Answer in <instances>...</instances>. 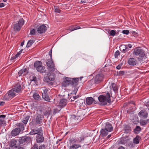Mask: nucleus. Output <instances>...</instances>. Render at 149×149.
<instances>
[{"instance_id":"obj_1","label":"nucleus","mask_w":149,"mask_h":149,"mask_svg":"<svg viewBox=\"0 0 149 149\" xmlns=\"http://www.w3.org/2000/svg\"><path fill=\"white\" fill-rule=\"evenodd\" d=\"M29 134L31 135L37 134L36 139L38 143H41L44 140V138L43 136L42 130L41 127L32 129Z\"/></svg>"},{"instance_id":"obj_2","label":"nucleus","mask_w":149,"mask_h":149,"mask_svg":"<svg viewBox=\"0 0 149 149\" xmlns=\"http://www.w3.org/2000/svg\"><path fill=\"white\" fill-rule=\"evenodd\" d=\"M82 78V77L76 78L66 77L65 80L62 82V85L64 87H67L70 85L76 86L78 85L79 79L81 80Z\"/></svg>"},{"instance_id":"obj_3","label":"nucleus","mask_w":149,"mask_h":149,"mask_svg":"<svg viewBox=\"0 0 149 149\" xmlns=\"http://www.w3.org/2000/svg\"><path fill=\"white\" fill-rule=\"evenodd\" d=\"M98 98L100 102H101V104L102 105H106L111 101L110 95L108 92L107 93L106 96L100 95Z\"/></svg>"},{"instance_id":"obj_4","label":"nucleus","mask_w":149,"mask_h":149,"mask_svg":"<svg viewBox=\"0 0 149 149\" xmlns=\"http://www.w3.org/2000/svg\"><path fill=\"white\" fill-rule=\"evenodd\" d=\"M133 54L136 56H139L140 58H142L145 56V52L144 50L140 47L135 48L133 51Z\"/></svg>"},{"instance_id":"obj_5","label":"nucleus","mask_w":149,"mask_h":149,"mask_svg":"<svg viewBox=\"0 0 149 149\" xmlns=\"http://www.w3.org/2000/svg\"><path fill=\"white\" fill-rule=\"evenodd\" d=\"M46 65L48 69L50 71L53 72L57 70L52 59H49L47 60Z\"/></svg>"},{"instance_id":"obj_6","label":"nucleus","mask_w":149,"mask_h":149,"mask_svg":"<svg viewBox=\"0 0 149 149\" xmlns=\"http://www.w3.org/2000/svg\"><path fill=\"white\" fill-rule=\"evenodd\" d=\"M24 24V20L22 18L18 21V23L14 25V29L16 31H19L21 29V27Z\"/></svg>"},{"instance_id":"obj_7","label":"nucleus","mask_w":149,"mask_h":149,"mask_svg":"<svg viewBox=\"0 0 149 149\" xmlns=\"http://www.w3.org/2000/svg\"><path fill=\"white\" fill-rule=\"evenodd\" d=\"M103 75L102 74L97 75L95 77L94 81L95 84H98L103 79Z\"/></svg>"},{"instance_id":"obj_8","label":"nucleus","mask_w":149,"mask_h":149,"mask_svg":"<svg viewBox=\"0 0 149 149\" xmlns=\"http://www.w3.org/2000/svg\"><path fill=\"white\" fill-rule=\"evenodd\" d=\"M47 29V28L45 24H42L39 26L37 29L38 33L41 34L45 32Z\"/></svg>"},{"instance_id":"obj_9","label":"nucleus","mask_w":149,"mask_h":149,"mask_svg":"<svg viewBox=\"0 0 149 149\" xmlns=\"http://www.w3.org/2000/svg\"><path fill=\"white\" fill-rule=\"evenodd\" d=\"M68 101L67 100L65 99H62L60 100L59 105L57 107H60L61 108L65 107L67 104Z\"/></svg>"},{"instance_id":"obj_10","label":"nucleus","mask_w":149,"mask_h":149,"mask_svg":"<svg viewBox=\"0 0 149 149\" xmlns=\"http://www.w3.org/2000/svg\"><path fill=\"white\" fill-rule=\"evenodd\" d=\"M43 116L40 114H38L35 118L36 123L38 124H40L42 122Z\"/></svg>"},{"instance_id":"obj_11","label":"nucleus","mask_w":149,"mask_h":149,"mask_svg":"<svg viewBox=\"0 0 149 149\" xmlns=\"http://www.w3.org/2000/svg\"><path fill=\"white\" fill-rule=\"evenodd\" d=\"M86 104L90 105L92 104L93 102L94 104H96L97 102L92 97H88L86 98Z\"/></svg>"},{"instance_id":"obj_12","label":"nucleus","mask_w":149,"mask_h":149,"mask_svg":"<svg viewBox=\"0 0 149 149\" xmlns=\"http://www.w3.org/2000/svg\"><path fill=\"white\" fill-rule=\"evenodd\" d=\"M104 129H106L109 132H111L113 130V127L111 124L108 122L105 124Z\"/></svg>"},{"instance_id":"obj_13","label":"nucleus","mask_w":149,"mask_h":149,"mask_svg":"<svg viewBox=\"0 0 149 149\" xmlns=\"http://www.w3.org/2000/svg\"><path fill=\"white\" fill-rule=\"evenodd\" d=\"M28 72L26 69L23 68L21 70L18 72L19 76H25L27 74Z\"/></svg>"},{"instance_id":"obj_14","label":"nucleus","mask_w":149,"mask_h":149,"mask_svg":"<svg viewBox=\"0 0 149 149\" xmlns=\"http://www.w3.org/2000/svg\"><path fill=\"white\" fill-rule=\"evenodd\" d=\"M20 130L17 128L13 129L11 132V135L15 136L18 135L20 132Z\"/></svg>"},{"instance_id":"obj_15","label":"nucleus","mask_w":149,"mask_h":149,"mask_svg":"<svg viewBox=\"0 0 149 149\" xmlns=\"http://www.w3.org/2000/svg\"><path fill=\"white\" fill-rule=\"evenodd\" d=\"M17 142V141L15 140L14 139L12 140L9 143V146L10 147V148H14L15 147H20L19 146H16V144Z\"/></svg>"},{"instance_id":"obj_16","label":"nucleus","mask_w":149,"mask_h":149,"mask_svg":"<svg viewBox=\"0 0 149 149\" xmlns=\"http://www.w3.org/2000/svg\"><path fill=\"white\" fill-rule=\"evenodd\" d=\"M21 88L22 87L20 84H17L15 85L13 89L16 93H18L20 92Z\"/></svg>"},{"instance_id":"obj_17","label":"nucleus","mask_w":149,"mask_h":149,"mask_svg":"<svg viewBox=\"0 0 149 149\" xmlns=\"http://www.w3.org/2000/svg\"><path fill=\"white\" fill-rule=\"evenodd\" d=\"M139 115L141 117L146 118L147 117L148 113L146 111L142 110L139 113Z\"/></svg>"},{"instance_id":"obj_18","label":"nucleus","mask_w":149,"mask_h":149,"mask_svg":"<svg viewBox=\"0 0 149 149\" xmlns=\"http://www.w3.org/2000/svg\"><path fill=\"white\" fill-rule=\"evenodd\" d=\"M128 63L130 65H134L136 64V61L134 58H130L129 59Z\"/></svg>"},{"instance_id":"obj_19","label":"nucleus","mask_w":149,"mask_h":149,"mask_svg":"<svg viewBox=\"0 0 149 149\" xmlns=\"http://www.w3.org/2000/svg\"><path fill=\"white\" fill-rule=\"evenodd\" d=\"M47 76L48 79L50 81H54V80L55 77V74L53 73H48Z\"/></svg>"},{"instance_id":"obj_20","label":"nucleus","mask_w":149,"mask_h":149,"mask_svg":"<svg viewBox=\"0 0 149 149\" xmlns=\"http://www.w3.org/2000/svg\"><path fill=\"white\" fill-rule=\"evenodd\" d=\"M109 132L106 129L103 128L100 131V135L102 137L106 136L108 134V132Z\"/></svg>"},{"instance_id":"obj_21","label":"nucleus","mask_w":149,"mask_h":149,"mask_svg":"<svg viewBox=\"0 0 149 149\" xmlns=\"http://www.w3.org/2000/svg\"><path fill=\"white\" fill-rule=\"evenodd\" d=\"M38 72L42 73H45L46 71L45 67L42 65L38 67L36 69Z\"/></svg>"},{"instance_id":"obj_22","label":"nucleus","mask_w":149,"mask_h":149,"mask_svg":"<svg viewBox=\"0 0 149 149\" xmlns=\"http://www.w3.org/2000/svg\"><path fill=\"white\" fill-rule=\"evenodd\" d=\"M129 141L128 137L125 136L123 138H122L120 139V142L122 144H125L127 143Z\"/></svg>"},{"instance_id":"obj_23","label":"nucleus","mask_w":149,"mask_h":149,"mask_svg":"<svg viewBox=\"0 0 149 149\" xmlns=\"http://www.w3.org/2000/svg\"><path fill=\"white\" fill-rule=\"evenodd\" d=\"M72 144V145L70 146L69 149H77L81 147V145L80 144L75 143Z\"/></svg>"},{"instance_id":"obj_24","label":"nucleus","mask_w":149,"mask_h":149,"mask_svg":"<svg viewBox=\"0 0 149 149\" xmlns=\"http://www.w3.org/2000/svg\"><path fill=\"white\" fill-rule=\"evenodd\" d=\"M15 93L16 92L13 89L10 90L7 93L8 94L9 97H13L15 96Z\"/></svg>"},{"instance_id":"obj_25","label":"nucleus","mask_w":149,"mask_h":149,"mask_svg":"<svg viewBox=\"0 0 149 149\" xmlns=\"http://www.w3.org/2000/svg\"><path fill=\"white\" fill-rule=\"evenodd\" d=\"M141 131V127L139 126H136L135 128L134 129V132L135 134H138Z\"/></svg>"},{"instance_id":"obj_26","label":"nucleus","mask_w":149,"mask_h":149,"mask_svg":"<svg viewBox=\"0 0 149 149\" xmlns=\"http://www.w3.org/2000/svg\"><path fill=\"white\" fill-rule=\"evenodd\" d=\"M141 139V137L139 135H137L134 139L133 142L135 143L138 144L139 142V140Z\"/></svg>"},{"instance_id":"obj_27","label":"nucleus","mask_w":149,"mask_h":149,"mask_svg":"<svg viewBox=\"0 0 149 149\" xmlns=\"http://www.w3.org/2000/svg\"><path fill=\"white\" fill-rule=\"evenodd\" d=\"M42 63L41 61H36L34 63V66L35 68H36L37 69L38 67L42 65Z\"/></svg>"},{"instance_id":"obj_28","label":"nucleus","mask_w":149,"mask_h":149,"mask_svg":"<svg viewBox=\"0 0 149 149\" xmlns=\"http://www.w3.org/2000/svg\"><path fill=\"white\" fill-rule=\"evenodd\" d=\"M18 127L17 128L19 129L21 131H23L24 130V125L22 123H19L17 125Z\"/></svg>"},{"instance_id":"obj_29","label":"nucleus","mask_w":149,"mask_h":149,"mask_svg":"<svg viewBox=\"0 0 149 149\" xmlns=\"http://www.w3.org/2000/svg\"><path fill=\"white\" fill-rule=\"evenodd\" d=\"M30 116H26V117L24 118L22 120V121L23 123H24L25 125L28 122V121L29 119Z\"/></svg>"},{"instance_id":"obj_30","label":"nucleus","mask_w":149,"mask_h":149,"mask_svg":"<svg viewBox=\"0 0 149 149\" xmlns=\"http://www.w3.org/2000/svg\"><path fill=\"white\" fill-rule=\"evenodd\" d=\"M24 138L26 143H29L31 141V139L29 136H25L24 137Z\"/></svg>"},{"instance_id":"obj_31","label":"nucleus","mask_w":149,"mask_h":149,"mask_svg":"<svg viewBox=\"0 0 149 149\" xmlns=\"http://www.w3.org/2000/svg\"><path fill=\"white\" fill-rule=\"evenodd\" d=\"M77 141V140L76 139H74V138H72L71 139H70L69 140V142L70 144H73L74 143H76Z\"/></svg>"},{"instance_id":"obj_32","label":"nucleus","mask_w":149,"mask_h":149,"mask_svg":"<svg viewBox=\"0 0 149 149\" xmlns=\"http://www.w3.org/2000/svg\"><path fill=\"white\" fill-rule=\"evenodd\" d=\"M33 97L34 99L36 100H39L40 98V95L37 93H34L33 95Z\"/></svg>"},{"instance_id":"obj_33","label":"nucleus","mask_w":149,"mask_h":149,"mask_svg":"<svg viewBox=\"0 0 149 149\" xmlns=\"http://www.w3.org/2000/svg\"><path fill=\"white\" fill-rule=\"evenodd\" d=\"M11 97L9 96V95L8 93H6L3 97V100L6 101L8 100Z\"/></svg>"},{"instance_id":"obj_34","label":"nucleus","mask_w":149,"mask_h":149,"mask_svg":"<svg viewBox=\"0 0 149 149\" xmlns=\"http://www.w3.org/2000/svg\"><path fill=\"white\" fill-rule=\"evenodd\" d=\"M111 86L113 90L114 91H115L118 90V87L115 83H113L111 85Z\"/></svg>"},{"instance_id":"obj_35","label":"nucleus","mask_w":149,"mask_h":149,"mask_svg":"<svg viewBox=\"0 0 149 149\" xmlns=\"http://www.w3.org/2000/svg\"><path fill=\"white\" fill-rule=\"evenodd\" d=\"M42 97L45 101L47 102L49 101L50 98L48 94L44 96H42Z\"/></svg>"},{"instance_id":"obj_36","label":"nucleus","mask_w":149,"mask_h":149,"mask_svg":"<svg viewBox=\"0 0 149 149\" xmlns=\"http://www.w3.org/2000/svg\"><path fill=\"white\" fill-rule=\"evenodd\" d=\"M6 121L2 119H0V127L5 126Z\"/></svg>"},{"instance_id":"obj_37","label":"nucleus","mask_w":149,"mask_h":149,"mask_svg":"<svg viewBox=\"0 0 149 149\" xmlns=\"http://www.w3.org/2000/svg\"><path fill=\"white\" fill-rule=\"evenodd\" d=\"M34 41H33V40H30L29 41L26 46V47H30L34 43Z\"/></svg>"},{"instance_id":"obj_38","label":"nucleus","mask_w":149,"mask_h":149,"mask_svg":"<svg viewBox=\"0 0 149 149\" xmlns=\"http://www.w3.org/2000/svg\"><path fill=\"white\" fill-rule=\"evenodd\" d=\"M19 142L20 144H23L24 143H25L24 141V137H22L19 139Z\"/></svg>"},{"instance_id":"obj_39","label":"nucleus","mask_w":149,"mask_h":149,"mask_svg":"<svg viewBox=\"0 0 149 149\" xmlns=\"http://www.w3.org/2000/svg\"><path fill=\"white\" fill-rule=\"evenodd\" d=\"M148 120H143L140 121V123L141 125H146L148 122Z\"/></svg>"},{"instance_id":"obj_40","label":"nucleus","mask_w":149,"mask_h":149,"mask_svg":"<svg viewBox=\"0 0 149 149\" xmlns=\"http://www.w3.org/2000/svg\"><path fill=\"white\" fill-rule=\"evenodd\" d=\"M43 92L42 93V96H44L48 94L47 93L48 90L47 88H45L43 89Z\"/></svg>"},{"instance_id":"obj_41","label":"nucleus","mask_w":149,"mask_h":149,"mask_svg":"<svg viewBox=\"0 0 149 149\" xmlns=\"http://www.w3.org/2000/svg\"><path fill=\"white\" fill-rule=\"evenodd\" d=\"M58 108H56L54 109V111L53 112V113L54 114H55L57 112H58L62 109L60 107H58Z\"/></svg>"},{"instance_id":"obj_42","label":"nucleus","mask_w":149,"mask_h":149,"mask_svg":"<svg viewBox=\"0 0 149 149\" xmlns=\"http://www.w3.org/2000/svg\"><path fill=\"white\" fill-rule=\"evenodd\" d=\"M125 47L124 49H123L122 50V51L124 53H125L127 52H128L129 50V49L128 48H127L126 46V45H124Z\"/></svg>"},{"instance_id":"obj_43","label":"nucleus","mask_w":149,"mask_h":149,"mask_svg":"<svg viewBox=\"0 0 149 149\" xmlns=\"http://www.w3.org/2000/svg\"><path fill=\"white\" fill-rule=\"evenodd\" d=\"M55 11L56 12L60 13L61 12V10L58 7H54Z\"/></svg>"},{"instance_id":"obj_44","label":"nucleus","mask_w":149,"mask_h":149,"mask_svg":"<svg viewBox=\"0 0 149 149\" xmlns=\"http://www.w3.org/2000/svg\"><path fill=\"white\" fill-rule=\"evenodd\" d=\"M116 34V31L114 30H111L110 32V35L114 36Z\"/></svg>"},{"instance_id":"obj_45","label":"nucleus","mask_w":149,"mask_h":149,"mask_svg":"<svg viewBox=\"0 0 149 149\" xmlns=\"http://www.w3.org/2000/svg\"><path fill=\"white\" fill-rule=\"evenodd\" d=\"M74 26H70L68 28V30L71 31H72L74 30Z\"/></svg>"},{"instance_id":"obj_46","label":"nucleus","mask_w":149,"mask_h":149,"mask_svg":"<svg viewBox=\"0 0 149 149\" xmlns=\"http://www.w3.org/2000/svg\"><path fill=\"white\" fill-rule=\"evenodd\" d=\"M74 86L75 87H74V89L72 93L75 94L77 92V91L78 89V88L77 87H75V86Z\"/></svg>"},{"instance_id":"obj_47","label":"nucleus","mask_w":149,"mask_h":149,"mask_svg":"<svg viewBox=\"0 0 149 149\" xmlns=\"http://www.w3.org/2000/svg\"><path fill=\"white\" fill-rule=\"evenodd\" d=\"M119 55H120V52L119 51L117 50L115 53L114 55L115 57L117 58L118 56Z\"/></svg>"},{"instance_id":"obj_48","label":"nucleus","mask_w":149,"mask_h":149,"mask_svg":"<svg viewBox=\"0 0 149 149\" xmlns=\"http://www.w3.org/2000/svg\"><path fill=\"white\" fill-rule=\"evenodd\" d=\"M38 149H46L45 146L44 145H41L39 147Z\"/></svg>"},{"instance_id":"obj_49","label":"nucleus","mask_w":149,"mask_h":149,"mask_svg":"<svg viewBox=\"0 0 149 149\" xmlns=\"http://www.w3.org/2000/svg\"><path fill=\"white\" fill-rule=\"evenodd\" d=\"M36 31L34 29H32L30 31V34L31 35H34L35 34Z\"/></svg>"},{"instance_id":"obj_50","label":"nucleus","mask_w":149,"mask_h":149,"mask_svg":"<svg viewBox=\"0 0 149 149\" xmlns=\"http://www.w3.org/2000/svg\"><path fill=\"white\" fill-rule=\"evenodd\" d=\"M38 145L36 144H35L31 148V149H38Z\"/></svg>"},{"instance_id":"obj_51","label":"nucleus","mask_w":149,"mask_h":149,"mask_svg":"<svg viewBox=\"0 0 149 149\" xmlns=\"http://www.w3.org/2000/svg\"><path fill=\"white\" fill-rule=\"evenodd\" d=\"M85 137L84 136H82L80 137V139L79 141V143L81 142L82 141H84V139Z\"/></svg>"},{"instance_id":"obj_52","label":"nucleus","mask_w":149,"mask_h":149,"mask_svg":"<svg viewBox=\"0 0 149 149\" xmlns=\"http://www.w3.org/2000/svg\"><path fill=\"white\" fill-rule=\"evenodd\" d=\"M30 80L31 81H34L35 82H36V78L35 76H33Z\"/></svg>"},{"instance_id":"obj_53","label":"nucleus","mask_w":149,"mask_h":149,"mask_svg":"<svg viewBox=\"0 0 149 149\" xmlns=\"http://www.w3.org/2000/svg\"><path fill=\"white\" fill-rule=\"evenodd\" d=\"M9 149H24L22 147H15L14 148H9Z\"/></svg>"},{"instance_id":"obj_54","label":"nucleus","mask_w":149,"mask_h":149,"mask_svg":"<svg viewBox=\"0 0 149 149\" xmlns=\"http://www.w3.org/2000/svg\"><path fill=\"white\" fill-rule=\"evenodd\" d=\"M122 33L123 34L127 35L129 33V32L128 30H124L122 31Z\"/></svg>"},{"instance_id":"obj_55","label":"nucleus","mask_w":149,"mask_h":149,"mask_svg":"<svg viewBox=\"0 0 149 149\" xmlns=\"http://www.w3.org/2000/svg\"><path fill=\"white\" fill-rule=\"evenodd\" d=\"M52 49H51L50 50L49 52V54L50 56V58L49 59H52Z\"/></svg>"},{"instance_id":"obj_56","label":"nucleus","mask_w":149,"mask_h":149,"mask_svg":"<svg viewBox=\"0 0 149 149\" xmlns=\"http://www.w3.org/2000/svg\"><path fill=\"white\" fill-rule=\"evenodd\" d=\"M50 114V112L48 111H46L44 113V115L45 116H49Z\"/></svg>"},{"instance_id":"obj_57","label":"nucleus","mask_w":149,"mask_h":149,"mask_svg":"<svg viewBox=\"0 0 149 149\" xmlns=\"http://www.w3.org/2000/svg\"><path fill=\"white\" fill-rule=\"evenodd\" d=\"M124 71H120L119 72V75H123L124 74Z\"/></svg>"},{"instance_id":"obj_58","label":"nucleus","mask_w":149,"mask_h":149,"mask_svg":"<svg viewBox=\"0 0 149 149\" xmlns=\"http://www.w3.org/2000/svg\"><path fill=\"white\" fill-rule=\"evenodd\" d=\"M127 127V128H128V129L127 130L126 129H125V132H128L130 130V127H129V126H127V127Z\"/></svg>"},{"instance_id":"obj_59","label":"nucleus","mask_w":149,"mask_h":149,"mask_svg":"<svg viewBox=\"0 0 149 149\" xmlns=\"http://www.w3.org/2000/svg\"><path fill=\"white\" fill-rule=\"evenodd\" d=\"M126 46L127 48L129 47L130 48H131L132 47V45L131 44H128L127 45H125Z\"/></svg>"},{"instance_id":"obj_60","label":"nucleus","mask_w":149,"mask_h":149,"mask_svg":"<svg viewBox=\"0 0 149 149\" xmlns=\"http://www.w3.org/2000/svg\"><path fill=\"white\" fill-rule=\"evenodd\" d=\"M78 97L76 96H73L72 98H73V100H72V99H71V101H74V100L75 99H76L78 98Z\"/></svg>"},{"instance_id":"obj_61","label":"nucleus","mask_w":149,"mask_h":149,"mask_svg":"<svg viewBox=\"0 0 149 149\" xmlns=\"http://www.w3.org/2000/svg\"><path fill=\"white\" fill-rule=\"evenodd\" d=\"M6 116L4 115H0V118L4 119L6 118Z\"/></svg>"},{"instance_id":"obj_62","label":"nucleus","mask_w":149,"mask_h":149,"mask_svg":"<svg viewBox=\"0 0 149 149\" xmlns=\"http://www.w3.org/2000/svg\"><path fill=\"white\" fill-rule=\"evenodd\" d=\"M87 0H81V2L82 3H85L87 2Z\"/></svg>"},{"instance_id":"obj_63","label":"nucleus","mask_w":149,"mask_h":149,"mask_svg":"<svg viewBox=\"0 0 149 149\" xmlns=\"http://www.w3.org/2000/svg\"><path fill=\"white\" fill-rule=\"evenodd\" d=\"M81 28V27L79 26H75L74 27V30H76V29H79Z\"/></svg>"},{"instance_id":"obj_64","label":"nucleus","mask_w":149,"mask_h":149,"mask_svg":"<svg viewBox=\"0 0 149 149\" xmlns=\"http://www.w3.org/2000/svg\"><path fill=\"white\" fill-rule=\"evenodd\" d=\"M145 105L146 106L149 107V101L146 103Z\"/></svg>"}]
</instances>
